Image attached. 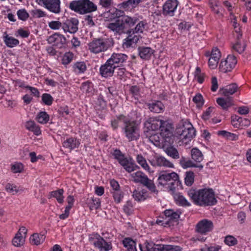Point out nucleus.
Instances as JSON below:
<instances>
[{"label":"nucleus","instance_id":"obj_1","mask_svg":"<svg viewBox=\"0 0 251 251\" xmlns=\"http://www.w3.org/2000/svg\"><path fill=\"white\" fill-rule=\"evenodd\" d=\"M123 11L116 9L114 14L117 19L114 22L108 23L106 26L114 35H121L126 33L127 29L133 26L138 21L136 17L123 16Z\"/></svg>","mask_w":251,"mask_h":251},{"label":"nucleus","instance_id":"obj_2","mask_svg":"<svg viewBox=\"0 0 251 251\" xmlns=\"http://www.w3.org/2000/svg\"><path fill=\"white\" fill-rule=\"evenodd\" d=\"M187 193L193 202L200 206L213 205L217 202L214 192L211 189H202L199 190L191 189Z\"/></svg>","mask_w":251,"mask_h":251},{"label":"nucleus","instance_id":"obj_3","mask_svg":"<svg viewBox=\"0 0 251 251\" xmlns=\"http://www.w3.org/2000/svg\"><path fill=\"white\" fill-rule=\"evenodd\" d=\"M70 9L81 15L96 11L97 6L90 0H74L69 3L64 2Z\"/></svg>","mask_w":251,"mask_h":251},{"label":"nucleus","instance_id":"obj_4","mask_svg":"<svg viewBox=\"0 0 251 251\" xmlns=\"http://www.w3.org/2000/svg\"><path fill=\"white\" fill-rule=\"evenodd\" d=\"M114 45V41L112 38H99L94 39L88 46L91 52L97 54L107 50Z\"/></svg>","mask_w":251,"mask_h":251},{"label":"nucleus","instance_id":"obj_5","mask_svg":"<svg viewBox=\"0 0 251 251\" xmlns=\"http://www.w3.org/2000/svg\"><path fill=\"white\" fill-rule=\"evenodd\" d=\"M178 175L174 172H169L167 171H163L159 172L157 179V186H165L170 184L171 186L170 188V190L174 191L175 188L173 187L174 183L176 181H178Z\"/></svg>","mask_w":251,"mask_h":251},{"label":"nucleus","instance_id":"obj_6","mask_svg":"<svg viewBox=\"0 0 251 251\" xmlns=\"http://www.w3.org/2000/svg\"><path fill=\"white\" fill-rule=\"evenodd\" d=\"M165 217L163 220H157L156 223L158 225L165 226L166 225L170 226L174 223H177L179 219L181 212L179 210L175 211L172 209H167L164 212Z\"/></svg>","mask_w":251,"mask_h":251},{"label":"nucleus","instance_id":"obj_7","mask_svg":"<svg viewBox=\"0 0 251 251\" xmlns=\"http://www.w3.org/2000/svg\"><path fill=\"white\" fill-rule=\"evenodd\" d=\"M124 132L128 141L137 140L140 137L137 125L133 121L125 122Z\"/></svg>","mask_w":251,"mask_h":251},{"label":"nucleus","instance_id":"obj_8","mask_svg":"<svg viewBox=\"0 0 251 251\" xmlns=\"http://www.w3.org/2000/svg\"><path fill=\"white\" fill-rule=\"evenodd\" d=\"M134 181L136 183H140L146 186L151 192L157 193L158 191L152 180L149 179L148 176L141 171H138L133 174Z\"/></svg>","mask_w":251,"mask_h":251},{"label":"nucleus","instance_id":"obj_9","mask_svg":"<svg viewBox=\"0 0 251 251\" xmlns=\"http://www.w3.org/2000/svg\"><path fill=\"white\" fill-rule=\"evenodd\" d=\"M89 240L92 241L95 247L99 249L100 251H109L112 249L111 243L105 241L99 234H93Z\"/></svg>","mask_w":251,"mask_h":251},{"label":"nucleus","instance_id":"obj_10","mask_svg":"<svg viewBox=\"0 0 251 251\" xmlns=\"http://www.w3.org/2000/svg\"><path fill=\"white\" fill-rule=\"evenodd\" d=\"M41 5H43L46 9L54 14L61 12L60 0H36Z\"/></svg>","mask_w":251,"mask_h":251},{"label":"nucleus","instance_id":"obj_11","mask_svg":"<svg viewBox=\"0 0 251 251\" xmlns=\"http://www.w3.org/2000/svg\"><path fill=\"white\" fill-rule=\"evenodd\" d=\"M195 132L194 128L190 123L183 125L177 131V133L179 134L180 138L182 140H191L195 136Z\"/></svg>","mask_w":251,"mask_h":251},{"label":"nucleus","instance_id":"obj_12","mask_svg":"<svg viewBox=\"0 0 251 251\" xmlns=\"http://www.w3.org/2000/svg\"><path fill=\"white\" fill-rule=\"evenodd\" d=\"M237 63L236 57L233 55H229L226 59L222 60L220 64L219 69L221 72L226 73L230 72Z\"/></svg>","mask_w":251,"mask_h":251},{"label":"nucleus","instance_id":"obj_13","mask_svg":"<svg viewBox=\"0 0 251 251\" xmlns=\"http://www.w3.org/2000/svg\"><path fill=\"white\" fill-rule=\"evenodd\" d=\"M214 227L213 222L207 219H203L199 221L196 226V231L201 234L205 235L211 232Z\"/></svg>","mask_w":251,"mask_h":251},{"label":"nucleus","instance_id":"obj_14","mask_svg":"<svg viewBox=\"0 0 251 251\" xmlns=\"http://www.w3.org/2000/svg\"><path fill=\"white\" fill-rule=\"evenodd\" d=\"M178 4L177 0H167L163 6V14L166 16H173Z\"/></svg>","mask_w":251,"mask_h":251},{"label":"nucleus","instance_id":"obj_15","mask_svg":"<svg viewBox=\"0 0 251 251\" xmlns=\"http://www.w3.org/2000/svg\"><path fill=\"white\" fill-rule=\"evenodd\" d=\"M128 59L127 55L123 53H113L108 59L116 68L123 67Z\"/></svg>","mask_w":251,"mask_h":251},{"label":"nucleus","instance_id":"obj_16","mask_svg":"<svg viewBox=\"0 0 251 251\" xmlns=\"http://www.w3.org/2000/svg\"><path fill=\"white\" fill-rule=\"evenodd\" d=\"M78 20L76 18L67 19L63 23L62 29L65 32L75 33L78 30Z\"/></svg>","mask_w":251,"mask_h":251},{"label":"nucleus","instance_id":"obj_17","mask_svg":"<svg viewBox=\"0 0 251 251\" xmlns=\"http://www.w3.org/2000/svg\"><path fill=\"white\" fill-rule=\"evenodd\" d=\"M116 68L107 59L106 62L100 68V74L103 77H111L113 75L114 71Z\"/></svg>","mask_w":251,"mask_h":251},{"label":"nucleus","instance_id":"obj_18","mask_svg":"<svg viewBox=\"0 0 251 251\" xmlns=\"http://www.w3.org/2000/svg\"><path fill=\"white\" fill-rule=\"evenodd\" d=\"M48 42L58 48L61 49L66 44V39L63 35L59 33H54L50 36Z\"/></svg>","mask_w":251,"mask_h":251},{"label":"nucleus","instance_id":"obj_19","mask_svg":"<svg viewBox=\"0 0 251 251\" xmlns=\"http://www.w3.org/2000/svg\"><path fill=\"white\" fill-rule=\"evenodd\" d=\"M127 30L126 33L128 36L124 40L123 47L124 48H129L136 44L139 40V35H136L133 32H131Z\"/></svg>","mask_w":251,"mask_h":251},{"label":"nucleus","instance_id":"obj_20","mask_svg":"<svg viewBox=\"0 0 251 251\" xmlns=\"http://www.w3.org/2000/svg\"><path fill=\"white\" fill-rule=\"evenodd\" d=\"M150 162L153 166H163L171 168L174 167L172 163L161 156H155Z\"/></svg>","mask_w":251,"mask_h":251},{"label":"nucleus","instance_id":"obj_21","mask_svg":"<svg viewBox=\"0 0 251 251\" xmlns=\"http://www.w3.org/2000/svg\"><path fill=\"white\" fill-rule=\"evenodd\" d=\"M163 121L158 117H152L146 121L145 125L149 129L155 131L160 129Z\"/></svg>","mask_w":251,"mask_h":251},{"label":"nucleus","instance_id":"obj_22","mask_svg":"<svg viewBox=\"0 0 251 251\" xmlns=\"http://www.w3.org/2000/svg\"><path fill=\"white\" fill-rule=\"evenodd\" d=\"M159 130L160 135L165 138L166 140L167 138H170L172 136V125L167 121H163Z\"/></svg>","mask_w":251,"mask_h":251},{"label":"nucleus","instance_id":"obj_23","mask_svg":"<svg viewBox=\"0 0 251 251\" xmlns=\"http://www.w3.org/2000/svg\"><path fill=\"white\" fill-rule=\"evenodd\" d=\"M119 164L124 168L128 173H131L138 168V166L135 163L132 158L129 157H125L123 160L120 162Z\"/></svg>","mask_w":251,"mask_h":251},{"label":"nucleus","instance_id":"obj_24","mask_svg":"<svg viewBox=\"0 0 251 251\" xmlns=\"http://www.w3.org/2000/svg\"><path fill=\"white\" fill-rule=\"evenodd\" d=\"M146 105L151 112L156 113L163 112L164 109L163 104L159 100H154L151 102L147 103Z\"/></svg>","mask_w":251,"mask_h":251},{"label":"nucleus","instance_id":"obj_25","mask_svg":"<svg viewBox=\"0 0 251 251\" xmlns=\"http://www.w3.org/2000/svg\"><path fill=\"white\" fill-rule=\"evenodd\" d=\"M238 87L236 83H232L230 85L226 86V87L220 88V93L227 97H229V96L233 95L237 91Z\"/></svg>","mask_w":251,"mask_h":251},{"label":"nucleus","instance_id":"obj_26","mask_svg":"<svg viewBox=\"0 0 251 251\" xmlns=\"http://www.w3.org/2000/svg\"><path fill=\"white\" fill-rule=\"evenodd\" d=\"M216 102L223 109L225 110H227L228 108L233 105L231 97L218 98L216 100Z\"/></svg>","mask_w":251,"mask_h":251},{"label":"nucleus","instance_id":"obj_27","mask_svg":"<svg viewBox=\"0 0 251 251\" xmlns=\"http://www.w3.org/2000/svg\"><path fill=\"white\" fill-rule=\"evenodd\" d=\"M138 50L140 57L145 60L149 59L154 52V50L150 47H140Z\"/></svg>","mask_w":251,"mask_h":251},{"label":"nucleus","instance_id":"obj_28","mask_svg":"<svg viewBox=\"0 0 251 251\" xmlns=\"http://www.w3.org/2000/svg\"><path fill=\"white\" fill-rule=\"evenodd\" d=\"M145 245L147 251H165V245L155 244L148 241L145 242Z\"/></svg>","mask_w":251,"mask_h":251},{"label":"nucleus","instance_id":"obj_29","mask_svg":"<svg viewBox=\"0 0 251 251\" xmlns=\"http://www.w3.org/2000/svg\"><path fill=\"white\" fill-rule=\"evenodd\" d=\"M179 163L182 167L184 169L190 167H196L199 168L200 170H201L203 167V165L201 164H196L192 161L187 159L183 156L181 157Z\"/></svg>","mask_w":251,"mask_h":251},{"label":"nucleus","instance_id":"obj_30","mask_svg":"<svg viewBox=\"0 0 251 251\" xmlns=\"http://www.w3.org/2000/svg\"><path fill=\"white\" fill-rule=\"evenodd\" d=\"M80 144L79 142L76 138L70 137L67 139L63 143V146L64 148H68L70 150L78 148Z\"/></svg>","mask_w":251,"mask_h":251},{"label":"nucleus","instance_id":"obj_31","mask_svg":"<svg viewBox=\"0 0 251 251\" xmlns=\"http://www.w3.org/2000/svg\"><path fill=\"white\" fill-rule=\"evenodd\" d=\"M25 126L27 129L33 132L36 135L38 136L41 134V130L40 127L33 121L26 122Z\"/></svg>","mask_w":251,"mask_h":251},{"label":"nucleus","instance_id":"obj_32","mask_svg":"<svg viewBox=\"0 0 251 251\" xmlns=\"http://www.w3.org/2000/svg\"><path fill=\"white\" fill-rule=\"evenodd\" d=\"M44 234L35 233L30 238V242L32 244L39 245L43 243L45 240Z\"/></svg>","mask_w":251,"mask_h":251},{"label":"nucleus","instance_id":"obj_33","mask_svg":"<svg viewBox=\"0 0 251 251\" xmlns=\"http://www.w3.org/2000/svg\"><path fill=\"white\" fill-rule=\"evenodd\" d=\"M3 41L5 45L9 48H13L19 44V41L18 39L9 36L7 34L6 32L4 33Z\"/></svg>","mask_w":251,"mask_h":251},{"label":"nucleus","instance_id":"obj_34","mask_svg":"<svg viewBox=\"0 0 251 251\" xmlns=\"http://www.w3.org/2000/svg\"><path fill=\"white\" fill-rule=\"evenodd\" d=\"M5 189L7 192L13 195L24 191L23 189L20 187L11 183H8L6 184Z\"/></svg>","mask_w":251,"mask_h":251},{"label":"nucleus","instance_id":"obj_35","mask_svg":"<svg viewBox=\"0 0 251 251\" xmlns=\"http://www.w3.org/2000/svg\"><path fill=\"white\" fill-rule=\"evenodd\" d=\"M63 193L64 190L63 189L53 191L50 192L49 198L50 199L52 197L55 198L59 203H62L64 201V197L63 196Z\"/></svg>","mask_w":251,"mask_h":251},{"label":"nucleus","instance_id":"obj_36","mask_svg":"<svg viewBox=\"0 0 251 251\" xmlns=\"http://www.w3.org/2000/svg\"><path fill=\"white\" fill-rule=\"evenodd\" d=\"M174 199L176 203L181 206H189L191 205L190 203L185 199V198L180 193L175 194L174 196Z\"/></svg>","mask_w":251,"mask_h":251},{"label":"nucleus","instance_id":"obj_37","mask_svg":"<svg viewBox=\"0 0 251 251\" xmlns=\"http://www.w3.org/2000/svg\"><path fill=\"white\" fill-rule=\"evenodd\" d=\"M191 154L192 159L196 162L200 163L203 159L202 152L197 148L192 149L191 151Z\"/></svg>","mask_w":251,"mask_h":251},{"label":"nucleus","instance_id":"obj_38","mask_svg":"<svg viewBox=\"0 0 251 251\" xmlns=\"http://www.w3.org/2000/svg\"><path fill=\"white\" fill-rule=\"evenodd\" d=\"M147 25V23L145 21L139 22L134 28H130L128 30L131 32L135 33H142Z\"/></svg>","mask_w":251,"mask_h":251},{"label":"nucleus","instance_id":"obj_39","mask_svg":"<svg viewBox=\"0 0 251 251\" xmlns=\"http://www.w3.org/2000/svg\"><path fill=\"white\" fill-rule=\"evenodd\" d=\"M88 205L91 210L98 209L100 206V201L99 198L92 197L88 200Z\"/></svg>","mask_w":251,"mask_h":251},{"label":"nucleus","instance_id":"obj_40","mask_svg":"<svg viewBox=\"0 0 251 251\" xmlns=\"http://www.w3.org/2000/svg\"><path fill=\"white\" fill-rule=\"evenodd\" d=\"M123 244L128 251H137L136 242L129 238H126L123 241Z\"/></svg>","mask_w":251,"mask_h":251},{"label":"nucleus","instance_id":"obj_41","mask_svg":"<svg viewBox=\"0 0 251 251\" xmlns=\"http://www.w3.org/2000/svg\"><path fill=\"white\" fill-rule=\"evenodd\" d=\"M132 196L135 201H144L147 197V192L144 190L141 191L135 190L133 192Z\"/></svg>","mask_w":251,"mask_h":251},{"label":"nucleus","instance_id":"obj_42","mask_svg":"<svg viewBox=\"0 0 251 251\" xmlns=\"http://www.w3.org/2000/svg\"><path fill=\"white\" fill-rule=\"evenodd\" d=\"M86 69V65L84 62H77L73 65L74 71L76 74L83 73Z\"/></svg>","mask_w":251,"mask_h":251},{"label":"nucleus","instance_id":"obj_43","mask_svg":"<svg viewBox=\"0 0 251 251\" xmlns=\"http://www.w3.org/2000/svg\"><path fill=\"white\" fill-rule=\"evenodd\" d=\"M36 118L39 123L45 124L49 122L50 116L46 112L41 111L37 114Z\"/></svg>","mask_w":251,"mask_h":251},{"label":"nucleus","instance_id":"obj_44","mask_svg":"<svg viewBox=\"0 0 251 251\" xmlns=\"http://www.w3.org/2000/svg\"><path fill=\"white\" fill-rule=\"evenodd\" d=\"M165 152L168 155L175 159L179 158V155L177 150L173 147L167 148L165 150Z\"/></svg>","mask_w":251,"mask_h":251},{"label":"nucleus","instance_id":"obj_45","mask_svg":"<svg viewBox=\"0 0 251 251\" xmlns=\"http://www.w3.org/2000/svg\"><path fill=\"white\" fill-rule=\"evenodd\" d=\"M112 194L114 201L117 203H120L124 197V194L122 190H119L116 191H111Z\"/></svg>","mask_w":251,"mask_h":251},{"label":"nucleus","instance_id":"obj_46","mask_svg":"<svg viewBox=\"0 0 251 251\" xmlns=\"http://www.w3.org/2000/svg\"><path fill=\"white\" fill-rule=\"evenodd\" d=\"M194 180V174L192 171L185 173V183L187 186H191Z\"/></svg>","mask_w":251,"mask_h":251},{"label":"nucleus","instance_id":"obj_47","mask_svg":"<svg viewBox=\"0 0 251 251\" xmlns=\"http://www.w3.org/2000/svg\"><path fill=\"white\" fill-rule=\"evenodd\" d=\"M24 243V239L20 233H17L12 240V244L15 247H20Z\"/></svg>","mask_w":251,"mask_h":251},{"label":"nucleus","instance_id":"obj_48","mask_svg":"<svg viewBox=\"0 0 251 251\" xmlns=\"http://www.w3.org/2000/svg\"><path fill=\"white\" fill-rule=\"evenodd\" d=\"M137 162L146 171H149L150 167L147 163L145 158L141 155L138 154L136 157Z\"/></svg>","mask_w":251,"mask_h":251},{"label":"nucleus","instance_id":"obj_49","mask_svg":"<svg viewBox=\"0 0 251 251\" xmlns=\"http://www.w3.org/2000/svg\"><path fill=\"white\" fill-rule=\"evenodd\" d=\"M246 45H241V41H236L235 44L232 46V49L239 53L243 52L245 50Z\"/></svg>","mask_w":251,"mask_h":251},{"label":"nucleus","instance_id":"obj_50","mask_svg":"<svg viewBox=\"0 0 251 251\" xmlns=\"http://www.w3.org/2000/svg\"><path fill=\"white\" fill-rule=\"evenodd\" d=\"M112 154L114 156V158L118 161L119 163L126 157L125 154H123L120 150L118 149L114 150Z\"/></svg>","mask_w":251,"mask_h":251},{"label":"nucleus","instance_id":"obj_51","mask_svg":"<svg viewBox=\"0 0 251 251\" xmlns=\"http://www.w3.org/2000/svg\"><path fill=\"white\" fill-rule=\"evenodd\" d=\"M42 100L46 105H50L52 103L53 99L50 94L45 93L42 96Z\"/></svg>","mask_w":251,"mask_h":251},{"label":"nucleus","instance_id":"obj_52","mask_svg":"<svg viewBox=\"0 0 251 251\" xmlns=\"http://www.w3.org/2000/svg\"><path fill=\"white\" fill-rule=\"evenodd\" d=\"M225 243L229 246H234L237 244V239L231 235H227L225 237Z\"/></svg>","mask_w":251,"mask_h":251},{"label":"nucleus","instance_id":"obj_53","mask_svg":"<svg viewBox=\"0 0 251 251\" xmlns=\"http://www.w3.org/2000/svg\"><path fill=\"white\" fill-rule=\"evenodd\" d=\"M81 89L83 92L89 93L93 90L92 83L89 81L85 82L82 84Z\"/></svg>","mask_w":251,"mask_h":251},{"label":"nucleus","instance_id":"obj_54","mask_svg":"<svg viewBox=\"0 0 251 251\" xmlns=\"http://www.w3.org/2000/svg\"><path fill=\"white\" fill-rule=\"evenodd\" d=\"M96 104L101 109L106 107V101L104 100L103 96L101 94L98 96Z\"/></svg>","mask_w":251,"mask_h":251},{"label":"nucleus","instance_id":"obj_55","mask_svg":"<svg viewBox=\"0 0 251 251\" xmlns=\"http://www.w3.org/2000/svg\"><path fill=\"white\" fill-rule=\"evenodd\" d=\"M73 54L70 52L65 53L62 59V63L64 65H67L70 63L73 59Z\"/></svg>","mask_w":251,"mask_h":251},{"label":"nucleus","instance_id":"obj_56","mask_svg":"<svg viewBox=\"0 0 251 251\" xmlns=\"http://www.w3.org/2000/svg\"><path fill=\"white\" fill-rule=\"evenodd\" d=\"M17 15L19 19L25 21L29 17V14L25 9H21L17 11Z\"/></svg>","mask_w":251,"mask_h":251},{"label":"nucleus","instance_id":"obj_57","mask_svg":"<svg viewBox=\"0 0 251 251\" xmlns=\"http://www.w3.org/2000/svg\"><path fill=\"white\" fill-rule=\"evenodd\" d=\"M23 169V165L20 163H16L12 164L11 167V170L13 173H21Z\"/></svg>","mask_w":251,"mask_h":251},{"label":"nucleus","instance_id":"obj_58","mask_svg":"<svg viewBox=\"0 0 251 251\" xmlns=\"http://www.w3.org/2000/svg\"><path fill=\"white\" fill-rule=\"evenodd\" d=\"M30 13L33 17L34 18H41L44 17L46 16L45 12L41 10V9H34L31 10Z\"/></svg>","mask_w":251,"mask_h":251},{"label":"nucleus","instance_id":"obj_59","mask_svg":"<svg viewBox=\"0 0 251 251\" xmlns=\"http://www.w3.org/2000/svg\"><path fill=\"white\" fill-rule=\"evenodd\" d=\"M63 23L58 21H53L49 23V26L52 29H59L61 27H62Z\"/></svg>","mask_w":251,"mask_h":251},{"label":"nucleus","instance_id":"obj_60","mask_svg":"<svg viewBox=\"0 0 251 251\" xmlns=\"http://www.w3.org/2000/svg\"><path fill=\"white\" fill-rule=\"evenodd\" d=\"M133 205L131 201H127L126 204L124 206L123 209L124 212L127 215H130L132 211Z\"/></svg>","mask_w":251,"mask_h":251},{"label":"nucleus","instance_id":"obj_61","mask_svg":"<svg viewBox=\"0 0 251 251\" xmlns=\"http://www.w3.org/2000/svg\"><path fill=\"white\" fill-rule=\"evenodd\" d=\"M221 57V53L217 48H214L212 49L210 54V57L219 60Z\"/></svg>","mask_w":251,"mask_h":251},{"label":"nucleus","instance_id":"obj_62","mask_svg":"<svg viewBox=\"0 0 251 251\" xmlns=\"http://www.w3.org/2000/svg\"><path fill=\"white\" fill-rule=\"evenodd\" d=\"M182 248L178 246L165 245V251H182Z\"/></svg>","mask_w":251,"mask_h":251},{"label":"nucleus","instance_id":"obj_63","mask_svg":"<svg viewBox=\"0 0 251 251\" xmlns=\"http://www.w3.org/2000/svg\"><path fill=\"white\" fill-rule=\"evenodd\" d=\"M149 140L154 145L158 146L160 144V137L158 134H153L150 136Z\"/></svg>","mask_w":251,"mask_h":251},{"label":"nucleus","instance_id":"obj_64","mask_svg":"<svg viewBox=\"0 0 251 251\" xmlns=\"http://www.w3.org/2000/svg\"><path fill=\"white\" fill-rule=\"evenodd\" d=\"M110 184L112 188V190H111V191H116L120 190V185L118 182L115 180H110Z\"/></svg>","mask_w":251,"mask_h":251}]
</instances>
